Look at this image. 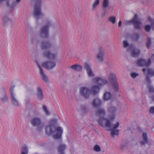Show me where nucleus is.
I'll return each mask as SVG.
<instances>
[{"mask_svg": "<svg viewBox=\"0 0 154 154\" xmlns=\"http://www.w3.org/2000/svg\"><path fill=\"white\" fill-rule=\"evenodd\" d=\"M102 104L101 100L98 98H96L94 99L92 104L94 107L98 108Z\"/></svg>", "mask_w": 154, "mask_h": 154, "instance_id": "f3484780", "label": "nucleus"}, {"mask_svg": "<svg viewBox=\"0 0 154 154\" xmlns=\"http://www.w3.org/2000/svg\"><path fill=\"white\" fill-rule=\"evenodd\" d=\"M42 109L45 112V114L47 115H49L51 114L50 112L48 110L47 106L45 105H43L42 106Z\"/></svg>", "mask_w": 154, "mask_h": 154, "instance_id": "f704fd0d", "label": "nucleus"}, {"mask_svg": "<svg viewBox=\"0 0 154 154\" xmlns=\"http://www.w3.org/2000/svg\"><path fill=\"white\" fill-rule=\"evenodd\" d=\"M124 47L125 48H126L128 47L129 45V44L127 41H125L123 42Z\"/></svg>", "mask_w": 154, "mask_h": 154, "instance_id": "79ce46f5", "label": "nucleus"}, {"mask_svg": "<svg viewBox=\"0 0 154 154\" xmlns=\"http://www.w3.org/2000/svg\"><path fill=\"white\" fill-rule=\"evenodd\" d=\"M122 22L121 21H120L119 22V24H118V26L119 27H120L121 26V25H122Z\"/></svg>", "mask_w": 154, "mask_h": 154, "instance_id": "3c124183", "label": "nucleus"}, {"mask_svg": "<svg viewBox=\"0 0 154 154\" xmlns=\"http://www.w3.org/2000/svg\"><path fill=\"white\" fill-rule=\"evenodd\" d=\"M94 150L97 152H100L101 150L100 147L98 145H96L93 148Z\"/></svg>", "mask_w": 154, "mask_h": 154, "instance_id": "c9c22d12", "label": "nucleus"}, {"mask_svg": "<svg viewBox=\"0 0 154 154\" xmlns=\"http://www.w3.org/2000/svg\"><path fill=\"white\" fill-rule=\"evenodd\" d=\"M152 45V40L151 38H147L146 42V45L147 48L149 49Z\"/></svg>", "mask_w": 154, "mask_h": 154, "instance_id": "c85d7f7f", "label": "nucleus"}, {"mask_svg": "<svg viewBox=\"0 0 154 154\" xmlns=\"http://www.w3.org/2000/svg\"><path fill=\"white\" fill-rule=\"evenodd\" d=\"M152 25L153 26H154V20H153L152 21V23H151Z\"/></svg>", "mask_w": 154, "mask_h": 154, "instance_id": "603ef678", "label": "nucleus"}, {"mask_svg": "<svg viewBox=\"0 0 154 154\" xmlns=\"http://www.w3.org/2000/svg\"><path fill=\"white\" fill-rule=\"evenodd\" d=\"M2 20L5 25H6L7 24V23L9 22H11V21L6 16H4L3 17Z\"/></svg>", "mask_w": 154, "mask_h": 154, "instance_id": "7c9ffc66", "label": "nucleus"}, {"mask_svg": "<svg viewBox=\"0 0 154 154\" xmlns=\"http://www.w3.org/2000/svg\"><path fill=\"white\" fill-rule=\"evenodd\" d=\"M151 26L150 25H147L145 26V29L148 32H149L150 31Z\"/></svg>", "mask_w": 154, "mask_h": 154, "instance_id": "ea45409f", "label": "nucleus"}, {"mask_svg": "<svg viewBox=\"0 0 154 154\" xmlns=\"http://www.w3.org/2000/svg\"><path fill=\"white\" fill-rule=\"evenodd\" d=\"M0 98L2 101L3 103H5L8 101V98L4 90H2V93L0 94Z\"/></svg>", "mask_w": 154, "mask_h": 154, "instance_id": "412c9836", "label": "nucleus"}, {"mask_svg": "<svg viewBox=\"0 0 154 154\" xmlns=\"http://www.w3.org/2000/svg\"><path fill=\"white\" fill-rule=\"evenodd\" d=\"M148 72L147 75L152 77L154 76V70L152 69H147Z\"/></svg>", "mask_w": 154, "mask_h": 154, "instance_id": "473e14b6", "label": "nucleus"}, {"mask_svg": "<svg viewBox=\"0 0 154 154\" xmlns=\"http://www.w3.org/2000/svg\"><path fill=\"white\" fill-rule=\"evenodd\" d=\"M131 75L132 78L134 79L138 75V74L135 72H132L131 73Z\"/></svg>", "mask_w": 154, "mask_h": 154, "instance_id": "37998d69", "label": "nucleus"}, {"mask_svg": "<svg viewBox=\"0 0 154 154\" xmlns=\"http://www.w3.org/2000/svg\"><path fill=\"white\" fill-rule=\"evenodd\" d=\"M84 66V68L86 70L88 76L90 77H94V75L93 73L89 64L88 63H85Z\"/></svg>", "mask_w": 154, "mask_h": 154, "instance_id": "4468645a", "label": "nucleus"}, {"mask_svg": "<svg viewBox=\"0 0 154 154\" xmlns=\"http://www.w3.org/2000/svg\"><path fill=\"white\" fill-rule=\"evenodd\" d=\"M132 23L134 25V28L137 30L141 29V23L138 20V15L137 14H135L134 17L132 19Z\"/></svg>", "mask_w": 154, "mask_h": 154, "instance_id": "1a4fd4ad", "label": "nucleus"}, {"mask_svg": "<svg viewBox=\"0 0 154 154\" xmlns=\"http://www.w3.org/2000/svg\"><path fill=\"white\" fill-rule=\"evenodd\" d=\"M140 54V51L138 49L134 48L131 50V56L133 57H137Z\"/></svg>", "mask_w": 154, "mask_h": 154, "instance_id": "5701e85b", "label": "nucleus"}, {"mask_svg": "<svg viewBox=\"0 0 154 154\" xmlns=\"http://www.w3.org/2000/svg\"><path fill=\"white\" fill-rule=\"evenodd\" d=\"M116 108L115 107L111 106L108 109V112L111 113H113L116 112Z\"/></svg>", "mask_w": 154, "mask_h": 154, "instance_id": "c756f323", "label": "nucleus"}, {"mask_svg": "<svg viewBox=\"0 0 154 154\" xmlns=\"http://www.w3.org/2000/svg\"><path fill=\"white\" fill-rule=\"evenodd\" d=\"M43 56L45 57L50 59H55L56 57V55L55 54L48 51H45L43 53Z\"/></svg>", "mask_w": 154, "mask_h": 154, "instance_id": "dca6fc26", "label": "nucleus"}, {"mask_svg": "<svg viewBox=\"0 0 154 154\" xmlns=\"http://www.w3.org/2000/svg\"><path fill=\"white\" fill-rule=\"evenodd\" d=\"M100 0H95L93 5V8H96L99 4Z\"/></svg>", "mask_w": 154, "mask_h": 154, "instance_id": "58836bf2", "label": "nucleus"}, {"mask_svg": "<svg viewBox=\"0 0 154 154\" xmlns=\"http://www.w3.org/2000/svg\"><path fill=\"white\" fill-rule=\"evenodd\" d=\"M91 93V90L88 88L83 87L80 89V93L81 96L86 99L89 98Z\"/></svg>", "mask_w": 154, "mask_h": 154, "instance_id": "423d86ee", "label": "nucleus"}, {"mask_svg": "<svg viewBox=\"0 0 154 154\" xmlns=\"http://www.w3.org/2000/svg\"><path fill=\"white\" fill-rule=\"evenodd\" d=\"M35 3L34 8L33 12V15L36 20H38L43 14L42 13L41 8V2L42 0H33Z\"/></svg>", "mask_w": 154, "mask_h": 154, "instance_id": "20e7f679", "label": "nucleus"}, {"mask_svg": "<svg viewBox=\"0 0 154 154\" xmlns=\"http://www.w3.org/2000/svg\"><path fill=\"white\" fill-rule=\"evenodd\" d=\"M105 53L104 50L103 48H100L99 49V51L96 55V57L98 59V60L100 62H102L104 61V57Z\"/></svg>", "mask_w": 154, "mask_h": 154, "instance_id": "ddd939ff", "label": "nucleus"}, {"mask_svg": "<svg viewBox=\"0 0 154 154\" xmlns=\"http://www.w3.org/2000/svg\"><path fill=\"white\" fill-rule=\"evenodd\" d=\"M151 63V60L149 59L147 62L145 60L140 59L137 61V65L139 66H149Z\"/></svg>", "mask_w": 154, "mask_h": 154, "instance_id": "f8f14e48", "label": "nucleus"}, {"mask_svg": "<svg viewBox=\"0 0 154 154\" xmlns=\"http://www.w3.org/2000/svg\"><path fill=\"white\" fill-rule=\"evenodd\" d=\"M21 152L28 154V149L27 147L26 146L23 147L22 149Z\"/></svg>", "mask_w": 154, "mask_h": 154, "instance_id": "4c0bfd02", "label": "nucleus"}, {"mask_svg": "<svg viewBox=\"0 0 154 154\" xmlns=\"http://www.w3.org/2000/svg\"><path fill=\"white\" fill-rule=\"evenodd\" d=\"M31 122L33 126H37L40 124L41 120L39 118H36L32 119L31 121Z\"/></svg>", "mask_w": 154, "mask_h": 154, "instance_id": "393cba45", "label": "nucleus"}, {"mask_svg": "<svg viewBox=\"0 0 154 154\" xmlns=\"http://www.w3.org/2000/svg\"><path fill=\"white\" fill-rule=\"evenodd\" d=\"M110 79L112 82L113 88L116 92H118L119 89V85L116 82V79L115 75L113 73L110 74Z\"/></svg>", "mask_w": 154, "mask_h": 154, "instance_id": "9b49d317", "label": "nucleus"}, {"mask_svg": "<svg viewBox=\"0 0 154 154\" xmlns=\"http://www.w3.org/2000/svg\"><path fill=\"white\" fill-rule=\"evenodd\" d=\"M97 114L98 116H104L105 114V111L103 109H100L97 111Z\"/></svg>", "mask_w": 154, "mask_h": 154, "instance_id": "2f4dec72", "label": "nucleus"}, {"mask_svg": "<svg viewBox=\"0 0 154 154\" xmlns=\"http://www.w3.org/2000/svg\"><path fill=\"white\" fill-rule=\"evenodd\" d=\"M56 65V62L51 61L44 62L42 64L43 67L49 70L53 69L55 67Z\"/></svg>", "mask_w": 154, "mask_h": 154, "instance_id": "6e6552de", "label": "nucleus"}, {"mask_svg": "<svg viewBox=\"0 0 154 154\" xmlns=\"http://www.w3.org/2000/svg\"><path fill=\"white\" fill-rule=\"evenodd\" d=\"M51 25V22L48 21L45 25L42 27L40 31V36L41 37L45 38L48 37V28Z\"/></svg>", "mask_w": 154, "mask_h": 154, "instance_id": "39448f33", "label": "nucleus"}, {"mask_svg": "<svg viewBox=\"0 0 154 154\" xmlns=\"http://www.w3.org/2000/svg\"><path fill=\"white\" fill-rule=\"evenodd\" d=\"M146 69H145V68H143V69H142V71L143 72H145L146 71Z\"/></svg>", "mask_w": 154, "mask_h": 154, "instance_id": "864d4df0", "label": "nucleus"}, {"mask_svg": "<svg viewBox=\"0 0 154 154\" xmlns=\"http://www.w3.org/2000/svg\"><path fill=\"white\" fill-rule=\"evenodd\" d=\"M37 96L38 99L40 100H42L44 97L42 89L40 87L37 88Z\"/></svg>", "mask_w": 154, "mask_h": 154, "instance_id": "a878e982", "label": "nucleus"}, {"mask_svg": "<svg viewBox=\"0 0 154 154\" xmlns=\"http://www.w3.org/2000/svg\"><path fill=\"white\" fill-rule=\"evenodd\" d=\"M115 119V116H101L98 120L100 125L111 131V134L112 137L115 135H118L119 131L117 128L119 125L120 123L119 122L113 123Z\"/></svg>", "mask_w": 154, "mask_h": 154, "instance_id": "f257e3e1", "label": "nucleus"}, {"mask_svg": "<svg viewBox=\"0 0 154 154\" xmlns=\"http://www.w3.org/2000/svg\"><path fill=\"white\" fill-rule=\"evenodd\" d=\"M125 23L126 25H128L129 24H130L131 23H132V20L130 21H125Z\"/></svg>", "mask_w": 154, "mask_h": 154, "instance_id": "de8ad7c7", "label": "nucleus"}, {"mask_svg": "<svg viewBox=\"0 0 154 154\" xmlns=\"http://www.w3.org/2000/svg\"><path fill=\"white\" fill-rule=\"evenodd\" d=\"M140 38V34L137 33H134L130 36V38L132 41L138 42Z\"/></svg>", "mask_w": 154, "mask_h": 154, "instance_id": "b1692460", "label": "nucleus"}, {"mask_svg": "<svg viewBox=\"0 0 154 154\" xmlns=\"http://www.w3.org/2000/svg\"><path fill=\"white\" fill-rule=\"evenodd\" d=\"M148 142V138L147 134L144 133L142 135V139L140 142V144L141 146H143L147 143Z\"/></svg>", "mask_w": 154, "mask_h": 154, "instance_id": "6ab92c4d", "label": "nucleus"}, {"mask_svg": "<svg viewBox=\"0 0 154 154\" xmlns=\"http://www.w3.org/2000/svg\"><path fill=\"white\" fill-rule=\"evenodd\" d=\"M103 11L104 12L101 15V17H103L105 16L106 14L107 13V12L106 11V10H105V11Z\"/></svg>", "mask_w": 154, "mask_h": 154, "instance_id": "49530a36", "label": "nucleus"}, {"mask_svg": "<svg viewBox=\"0 0 154 154\" xmlns=\"http://www.w3.org/2000/svg\"><path fill=\"white\" fill-rule=\"evenodd\" d=\"M25 103L26 104H27L30 103V98L29 97L26 96L24 100Z\"/></svg>", "mask_w": 154, "mask_h": 154, "instance_id": "a19ab883", "label": "nucleus"}, {"mask_svg": "<svg viewBox=\"0 0 154 154\" xmlns=\"http://www.w3.org/2000/svg\"><path fill=\"white\" fill-rule=\"evenodd\" d=\"M14 87L12 86L10 90V93L11 96V100L12 104L14 106H19V104L18 100L16 98L14 92Z\"/></svg>", "mask_w": 154, "mask_h": 154, "instance_id": "0eeeda50", "label": "nucleus"}, {"mask_svg": "<svg viewBox=\"0 0 154 154\" xmlns=\"http://www.w3.org/2000/svg\"><path fill=\"white\" fill-rule=\"evenodd\" d=\"M93 82L97 85L94 86L92 87L91 91L93 94L95 95L97 94L100 91V86L107 83V81L99 77H97L93 79Z\"/></svg>", "mask_w": 154, "mask_h": 154, "instance_id": "7ed1b4c3", "label": "nucleus"}, {"mask_svg": "<svg viewBox=\"0 0 154 154\" xmlns=\"http://www.w3.org/2000/svg\"><path fill=\"white\" fill-rule=\"evenodd\" d=\"M146 80L148 82L149 84H150L151 82V81L149 77V76H146Z\"/></svg>", "mask_w": 154, "mask_h": 154, "instance_id": "a18cd8bd", "label": "nucleus"}, {"mask_svg": "<svg viewBox=\"0 0 154 154\" xmlns=\"http://www.w3.org/2000/svg\"><path fill=\"white\" fill-rule=\"evenodd\" d=\"M111 97V93L109 92H106L103 95V99L105 100H110Z\"/></svg>", "mask_w": 154, "mask_h": 154, "instance_id": "cd10ccee", "label": "nucleus"}, {"mask_svg": "<svg viewBox=\"0 0 154 154\" xmlns=\"http://www.w3.org/2000/svg\"><path fill=\"white\" fill-rule=\"evenodd\" d=\"M149 91L151 92H154V88H153L151 86H150L149 88Z\"/></svg>", "mask_w": 154, "mask_h": 154, "instance_id": "c03bdc74", "label": "nucleus"}, {"mask_svg": "<svg viewBox=\"0 0 154 154\" xmlns=\"http://www.w3.org/2000/svg\"><path fill=\"white\" fill-rule=\"evenodd\" d=\"M35 63L37 64V67L39 69L40 73L41 75L42 76V79L45 83H48V79L47 76L45 73L44 71L39 65L37 61H36Z\"/></svg>", "mask_w": 154, "mask_h": 154, "instance_id": "9d476101", "label": "nucleus"}, {"mask_svg": "<svg viewBox=\"0 0 154 154\" xmlns=\"http://www.w3.org/2000/svg\"><path fill=\"white\" fill-rule=\"evenodd\" d=\"M152 57V58H154V54H153L152 55V57Z\"/></svg>", "mask_w": 154, "mask_h": 154, "instance_id": "5fc2aeb1", "label": "nucleus"}, {"mask_svg": "<svg viewBox=\"0 0 154 154\" xmlns=\"http://www.w3.org/2000/svg\"><path fill=\"white\" fill-rule=\"evenodd\" d=\"M109 20L113 24H114L116 23V18L113 16H111L109 18Z\"/></svg>", "mask_w": 154, "mask_h": 154, "instance_id": "e433bc0d", "label": "nucleus"}, {"mask_svg": "<svg viewBox=\"0 0 154 154\" xmlns=\"http://www.w3.org/2000/svg\"><path fill=\"white\" fill-rule=\"evenodd\" d=\"M153 20H152V19L150 17H149L148 19V21L151 22V23H152V21Z\"/></svg>", "mask_w": 154, "mask_h": 154, "instance_id": "8fccbe9b", "label": "nucleus"}, {"mask_svg": "<svg viewBox=\"0 0 154 154\" xmlns=\"http://www.w3.org/2000/svg\"><path fill=\"white\" fill-rule=\"evenodd\" d=\"M57 123V120L53 119L50 120L48 125L46 128V132L48 135L54 134L53 137L54 139H58L60 138L63 132V130L61 127H58L55 128V126Z\"/></svg>", "mask_w": 154, "mask_h": 154, "instance_id": "f03ea898", "label": "nucleus"}, {"mask_svg": "<svg viewBox=\"0 0 154 154\" xmlns=\"http://www.w3.org/2000/svg\"><path fill=\"white\" fill-rule=\"evenodd\" d=\"M109 0H103L102 5L103 11H105V10L109 7Z\"/></svg>", "mask_w": 154, "mask_h": 154, "instance_id": "bb28decb", "label": "nucleus"}, {"mask_svg": "<svg viewBox=\"0 0 154 154\" xmlns=\"http://www.w3.org/2000/svg\"><path fill=\"white\" fill-rule=\"evenodd\" d=\"M43 56L45 57L50 59H55L56 57V55L55 54L48 51H45L43 53Z\"/></svg>", "mask_w": 154, "mask_h": 154, "instance_id": "2eb2a0df", "label": "nucleus"}, {"mask_svg": "<svg viewBox=\"0 0 154 154\" xmlns=\"http://www.w3.org/2000/svg\"><path fill=\"white\" fill-rule=\"evenodd\" d=\"M51 44L48 42H42L41 44V48L42 49H49L51 48Z\"/></svg>", "mask_w": 154, "mask_h": 154, "instance_id": "a211bd4d", "label": "nucleus"}, {"mask_svg": "<svg viewBox=\"0 0 154 154\" xmlns=\"http://www.w3.org/2000/svg\"><path fill=\"white\" fill-rule=\"evenodd\" d=\"M21 0H16V1L13 2L11 5H10L8 1H7L6 5L7 6L9 7L10 9H13L20 2Z\"/></svg>", "mask_w": 154, "mask_h": 154, "instance_id": "4be33fe9", "label": "nucleus"}, {"mask_svg": "<svg viewBox=\"0 0 154 154\" xmlns=\"http://www.w3.org/2000/svg\"><path fill=\"white\" fill-rule=\"evenodd\" d=\"M71 68L75 71L79 72L82 71L83 67L81 65L76 64L71 66Z\"/></svg>", "mask_w": 154, "mask_h": 154, "instance_id": "aec40b11", "label": "nucleus"}, {"mask_svg": "<svg viewBox=\"0 0 154 154\" xmlns=\"http://www.w3.org/2000/svg\"><path fill=\"white\" fill-rule=\"evenodd\" d=\"M60 154H64V153L63 152H59Z\"/></svg>", "mask_w": 154, "mask_h": 154, "instance_id": "6e6d98bb", "label": "nucleus"}, {"mask_svg": "<svg viewBox=\"0 0 154 154\" xmlns=\"http://www.w3.org/2000/svg\"><path fill=\"white\" fill-rule=\"evenodd\" d=\"M66 146L64 144H61L58 147V151L59 152H63Z\"/></svg>", "mask_w": 154, "mask_h": 154, "instance_id": "72a5a7b5", "label": "nucleus"}, {"mask_svg": "<svg viewBox=\"0 0 154 154\" xmlns=\"http://www.w3.org/2000/svg\"><path fill=\"white\" fill-rule=\"evenodd\" d=\"M150 112L152 113H154V107H152L151 108L150 110Z\"/></svg>", "mask_w": 154, "mask_h": 154, "instance_id": "09e8293b", "label": "nucleus"}, {"mask_svg": "<svg viewBox=\"0 0 154 154\" xmlns=\"http://www.w3.org/2000/svg\"><path fill=\"white\" fill-rule=\"evenodd\" d=\"M152 99H153V100L154 101V96L153 97H152Z\"/></svg>", "mask_w": 154, "mask_h": 154, "instance_id": "4d7b16f0", "label": "nucleus"}]
</instances>
